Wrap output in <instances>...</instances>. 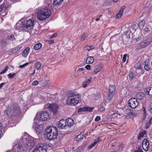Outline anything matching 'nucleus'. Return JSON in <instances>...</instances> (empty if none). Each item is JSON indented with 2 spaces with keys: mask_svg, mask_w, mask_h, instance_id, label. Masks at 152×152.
<instances>
[{
  "mask_svg": "<svg viewBox=\"0 0 152 152\" xmlns=\"http://www.w3.org/2000/svg\"><path fill=\"white\" fill-rule=\"evenodd\" d=\"M83 68H80L78 69V72H80L83 71Z\"/></svg>",
  "mask_w": 152,
  "mask_h": 152,
  "instance_id": "obj_58",
  "label": "nucleus"
},
{
  "mask_svg": "<svg viewBox=\"0 0 152 152\" xmlns=\"http://www.w3.org/2000/svg\"><path fill=\"white\" fill-rule=\"evenodd\" d=\"M99 138V137H97L96 139L95 140L94 142L97 143L100 141Z\"/></svg>",
  "mask_w": 152,
  "mask_h": 152,
  "instance_id": "obj_54",
  "label": "nucleus"
},
{
  "mask_svg": "<svg viewBox=\"0 0 152 152\" xmlns=\"http://www.w3.org/2000/svg\"><path fill=\"white\" fill-rule=\"evenodd\" d=\"M35 70H34V72L32 73V75H34L35 73Z\"/></svg>",
  "mask_w": 152,
  "mask_h": 152,
  "instance_id": "obj_61",
  "label": "nucleus"
},
{
  "mask_svg": "<svg viewBox=\"0 0 152 152\" xmlns=\"http://www.w3.org/2000/svg\"><path fill=\"white\" fill-rule=\"evenodd\" d=\"M28 63L27 62V63H26L24 64H23L22 65H20L19 66V67L20 68H23L24 67L28 65Z\"/></svg>",
  "mask_w": 152,
  "mask_h": 152,
  "instance_id": "obj_51",
  "label": "nucleus"
},
{
  "mask_svg": "<svg viewBox=\"0 0 152 152\" xmlns=\"http://www.w3.org/2000/svg\"><path fill=\"white\" fill-rule=\"evenodd\" d=\"M5 83H2L0 84V89L2 88L3 86L5 84Z\"/></svg>",
  "mask_w": 152,
  "mask_h": 152,
  "instance_id": "obj_55",
  "label": "nucleus"
},
{
  "mask_svg": "<svg viewBox=\"0 0 152 152\" xmlns=\"http://www.w3.org/2000/svg\"><path fill=\"white\" fill-rule=\"evenodd\" d=\"M20 113V108L17 105H13L4 112V113L6 114L9 117L18 115Z\"/></svg>",
  "mask_w": 152,
  "mask_h": 152,
  "instance_id": "obj_5",
  "label": "nucleus"
},
{
  "mask_svg": "<svg viewBox=\"0 0 152 152\" xmlns=\"http://www.w3.org/2000/svg\"><path fill=\"white\" fill-rule=\"evenodd\" d=\"M34 22L33 19H30L28 20L23 22L19 21L16 24V27L21 30H27V29L33 28Z\"/></svg>",
  "mask_w": 152,
  "mask_h": 152,
  "instance_id": "obj_1",
  "label": "nucleus"
},
{
  "mask_svg": "<svg viewBox=\"0 0 152 152\" xmlns=\"http://www.w3.org/2000/svg\"><path fill=\"white\" fill-rule=\"evenodd\" d=\"M80 96L79 94L75 93L69 94L66 100V103L68 105L75 106L80 101Z\"/></svg>",
  "mask_w": 152,
  "mask_h": 152,
  "instance_id": "obj_2",
  "label": "nucleus"
},
{
  "mask_svg": "<svg viewBox=\"0 0 152 152\" xmlns=\"http://www.w3.org/2000/svg\"><path fill=\"white\" fill-rule=\"evenodd\" d=\"M86 37V34H83L81 37V41H84Z\"/></svg>",
  "mask_w": 152,
  "mask_h": 152,
  "instance_id": "obj_45",
  "label": "nucleus"
},
{
  "mask_svg": "<svg viewBox=\"0 0 152 152\" xmlns=\"http://www.w3.org/2000/svg\"><path fill=\"white\" fill-rule=\"evenodd\" d=\"M115 87L114 85L110 86L109 88V92L112 94H115Z\"/></svg>",
  "mask_w": 152,
  "mask_h": 152,
  "instance_id": "obj_24",
  "label": "nucleus"
},
{
  "mask_svg": "<svg viewBox=\"0 0 152 152\" xmlns=\"http://www.w3.org/2000/svg\"><path fill=\"white\" fill-rule=\"evenodd\" d=\"M96 143L94 141L93 143H92L91 145L88 147V148L89 149H91L94 147Z\"/></svg>",
  "mask_w": 152,
  "mask_h": 152,
  "instance_id": "obj_41",
  "label": "nucleus"
},
{
  "mask_svg": "<svg viewBox=\"0 0 152 152\" xmlns=\"http://www.w3.org/2000/svg\"><path fill=\"white\" fill-rule=\"evenodd\" d=\"M99 20V18H97L96 20V21H98V20Z\"/></svg>",
  "mask_w": 152,
  "mask_h": 152,
  "instance_id": "obj_63",
  "label": "nucleus"
},
{
  "mask_svg": "<svg viewBox=\"0 0 152 152\" xmlns=\"http://www.w3.org/2000/svg\"><path fill=\"white\" fill-rule=\"evenodd\" d=\"M145 94L142 92H139L136 94V97L138 100L142 99L145 97Z\"/></svg>",
  "mask_w": 152,
  "mask_h": 152,
  "instance_id": "obj_17",
  "label": "nucleus"
},
{
  "mask_svg": "<svg viewBox=\"0 0 152 152\" xmlns=\"http://www.w3.org/2000/svg\"><path fill=\"white\" fill-rule=\"evenodd\" d=\"M134 152H143V151L141 149V147H139L137 150L134 151Z\"/></svg>",
  "mask_w": 152,
  "mask_h": 152,
  "instance_id": "obj_43",
  "label": "nucleus"
},
{
  "mask_svg": "<svg viewBox=\"0 0 152 152\" xmlns=\"http://www.w3.org/2000/svg\"><path fill=\"white\" fill-rule=\"evenodd\" d=\"M101 119V118L99 116H97L95 119L94 121H98Z\"/></svg>",
  "mask_w": 152,
  "mask_h": 152,
  "instance_id": "obj_49",
  "label": "nucleus"
},
{
  "mask_svg": "<svg viewBox=\"0 0 152 152\" xmlns=\"http://www.w3.org/2000/svg\"><path fill=\"white\" fill-rule=\"evenodd\" d=\"M94 108L93 107H84L80 108L78 110V112H85L88 111L91 112L92 111Z\"/></svg>",
  "mask_w": 152,
  "mask_h": 152,
  "instance_id": "obj_15",
  "label": "nucleus"
},
{
  "mask_svg": "<svg viewBox=\"0 0 152 152\" xmlns=\"http://www.w3.org/2000/svg\"><path fill=\"white\" fill-rule=\"evenodd\" d=\"M124 145L123 144H121L119 146L118 150L120 151H121L123 149V147Z\"/></svg>",
  "mask_w": 152,
  "mask_h": 152,
  "instance_id": "obj_42",
  "label": "nucleus"
},
{
  "mask_svg": "<svg viewBox=\"0 0 152 152\" xmlns=\"http://www.w3.org/2000/svg\"><path fill=\"white\" fill-rule=\"evenodd\" d=\"M20 50L19 48H16L13 49L12 50V53H15L17 52Z\"/></svg>",
  "mask_w": 152,
  "mask_h": 152,
  "instance_id": "obj_40",
  "label": "nucleus"
},
{
  "mask_svg": "<svg viewBox=\"0 0 152 152\" xmlns=\"http://www.w3.org/2000/svg\"><path fill=\"white\" fill-rule=\"evenodd\" d=\"M8 6V5L7 3V2L4 1L3 3L0 6V12L7 9Z\"/></svg>",
  "mask_w": 152,
  "mask_h": 152,
  "instance_id": "obj_20",
  "label": "nucleus"
},
{
  "mask_svg": "<svg viewBox=\"0 0 152 152\" xmlns=\"http://www.w3.org/2000/svg\"><path fill=\"white\" fill-rule=\"evenodd\" d=\"M150 41H146L145 42L142 43L140 45H137V47H138V48H137L139 49L140 48H144L150 45Z\"/></svg>",
  "mask_w": 152,
  "mask_h": 152,
  "instance_id": "obj_14",
  "label": "nucleus"
},
{
  "mask_svg": "<svg viewBox=\"0 0 152 152\" xmlns=\"http://www.w3.org/2000/svg\"><path fill=\"white\" fill-rule=\"evenodd\" d=\"M91 82V80L89 79H86L83 83V87L85 88Z\"/></svg>",
  "mask_w": 152,
  "mask_h": 152,
  "instance_id": "obj_23",
  "label": "nucleus"
},
{
  "mask_svg": "<svg viewBox=\"0 0 152 152\" xmlns=\"http://www.w3.org/2000/svg\"><path fill=\"white\" fill-rule=\"evenodd\" d=\"M94 59L92 56H89L88 57L86 60V63L88 64H92L94 61Z\"/></svg>",
  "mask_w": 152,
  "mask_h": 152,
  "instance_id": "obj_18",
  "label": "nucleus"
},
{
  "mask_svg": "<svg viewBox=\"0 0 152 152\" xmlns=\"http://www.w3.org/2000/svg\"><path fill=\"white\" fill-rule=\"evenodd\" d=\"M85 68L88 70H90L91 69V66L89 65H87L85 66Z\"/></svg>",
  "mask_w": 152,
  "mask_h": 152,
  "instance_id": "obj_46",
  "label": "nucleus"
},
{
  "mask_svg": "<svg viewBox=\"0 0 152 152\" xmlns=\"http://www.w3.org/2000/svg\"><path fill=\"white\" fill-rule=\"evenodd\" d=\"M101 70V68L100 66L98 65H97L95 66L94 69V72L96 74L98 72Z\"/></svg>",
  "mask_w": 152,
  "mask_h": 152,
  "instance_id": "obj_28",
  "label": "nucleus"
},
{
  "mask_svg": "<svg viewBox=\"0 0 152 152\" xmlns=\"http://www.w3.org/2000/svg\"><path fill=\"white\" fill-rule=\"evenodd\" d=\"M15 75V73H10L8 74L9 77L11 78H12Z\"/></svg>",
  "mask_w": 152,
  "mask_h": 152,
  "instance_id": "obj_44",
  "label": "nucleus"
},
{
  "mask_svg": "<svg viewBox=\"0 0 152 152\" xmlns=\"http://www.w3.org/2000/svg\"><path fill=\"white\" fill-rule=\"evenodd\" d=\"M83 138V135L81 134H80L77 135L76 140L77 141H80L82 140Z\"/></svg>",
  "mask_w": 152,
  "mask_h": 152,
  "instance_id": "obj_32",
  "label": "nucleus"
},
{
  "mask_svg": "<svg viewBox=\"0 0 152 152\" xmlns=\"http://www.w3.org/2000/svg\"><path fill=\"white\" fill-rule=\"evenodd\" d=\"M136 87L137 88H141L142 87V85L141 83H139L137 84Z\"/></svg>",
  "mask_w": 152,
  "mask_h": 152,
  "instance_id": "obj_50",
  "label": "nucleus"
},
{
  "mask_svg": "<svg viewBox=\"0 0 152 152\" xmlns=\"http://www.w3.org/2000/svg\"><path fill=\"white\" fill-rule=\"evenodd\" d=\"M66 121L62 119L59 121L57 124L58 127L60 129H61L66 126Z\"/></svg>",
  "mask_w": 152,
  "mask_h": 152,
  "instance_id": "obj_11",
  "label": "nucleus"
},
{
  "mask_svg": "<svg viewBox=\"0 0 152 152\" xmlns=\"http://www.w3.org/2000/svg\"><path fill=\"white\" fill-rule=\"evenodd\" d=\"M49 117V115L48 112L44 111H42L40 113H37L34 118V120L36 119L37 121H45L47 120Z\"/></svg>",
  "mask_w": 152,
  "mask_h": 152,
  "instance_id": "obj_6",
  "label": "nucleus"
},
{
  "mask_svg": "<svg viewBox=\"0 0 152 152\" xmlns=\"http://www.w3.org/2000/svg\"><path fill=\"white\" fill-rule=\"evenodd\" d=\"M144 91L146 94L150 96L152 98V87L146 88Z\"/></svg>",
  "mask_w": 152,
  "mask_h": 152,
  "instance_id": "obj_16",
  "label": "nucleus"
},
{
  "mask_svg": "<svg viewBox=\"0 0 152 152\" xmlns=\"http://www.w3.org/2000/svg\"><path fill=\"white\" fill-rule=\"evenodd\" d=\"M35 130L37 134H39L42 131V129L40 127H38L35 128Z\"/></svg>",
  "mask_w": 152,
  "mask_h": 152,
  "instance_id": "obj_33",
  "label": "nucleus"
},
{
  "mask_svg": "<svg viewBox=\"0 0 152 152\" xmlns=\"http://www.w3.org/2000/svg\"><path fill=\"white\" fill-rule=\"evenodd\" d=\"M44 134L47 139L51 140L56 138L58 136V130L55 127H49L45 129Z\"/></svg>",
  "mask_w": 152,
  "mask_h": 152,
  "instance_id": "obj_4",
  "label": "nucleus"
},
{
  "mask_svg": "<svg viewBox=\"0 0 152 152\" xmlns=\"http://www.w3.org/2000/svg\"><path fill=\"white\" fill-rule=\"evenodd\" d=\"M144 24L145 21L143 20L140 21L139 23L138 26L140 29H142L143 28Z\"/></svg>",
  "mask_w": 152,
  "mask_h": 152,
  "instance_id": "obj_27",
  "label": "nucleus"
},
{
  "mask_svg": "<svg viewBox=\"0 0 152 152\" xmlns=\"http://www.w3.org/2000/svg\"><path fill=\"white\" fill-rule=\"evenodd\" d=\"M129 79L131 80H132L135 78V73L131 72L129 75Z\"/></svg>",
  "mask_w": 152,
  "mask_h": 152,
  "instance_id": "obj_31",
  "label": "nucleus"
},
{
  "mask_svg": "<svg viewBox=\"0 0 152 152\" xmlns=\"http://www.w3.org/2000/svg\"><path fill=\"white\" fill-rule=\"evenodd\" d=\"M64 0H54L53 4L55 5H58L61 4Z\"/></svg>",
  "mask_w": 152,
  "mask_h": 152,
  "instance_id": "obj_29",
  "label": "nucleus"
},
{
  "mask_svg": "<svg viewBox=\"0 0 152 152\" xmlns=\"http://www.w3.org/2000/svg\"><path fill=\"white\" fill-rule=\"evenodd\" d=\"M94 46H87L84 47V49L85 50L89 51L94 49Z\"/></svg>",
  "mask_w": 152,
  "mask_h": 152,
  "instance_id": "obj_30",
  "label": "nucleus"
},
{
  "mask_svg": "<svg viewBox=\"0 0 152 152\" xmlns=\"http://www.w3.org/2000/svg\"><path fill=\"white\" fill-rule=\"evenodd\" d=\"M66 124V126H72L73 124V121L71 118H69L65 120Z\"/></svg>",
  "mask_w": 152,
  "mask_h": 152,
  "instance_id": "obj_21",
  "label": "nucleus"
},
{
  "mask_svg": "<svg viewBox=\"0 0 152 152\" xmlns=\"http://www.w3.org/2000/svg\"><path fill=\"white\" fill-rule=\"evenodd\" d=\"M115 145V144H113L112 145V147H114V146Z\"/></svg>",
  "mask_w": 152,
  "mask_h": 152,
  "instance_id": "obj_64",
  "label": "nucleus"
},
{
  "mask_svg": "<svg viewBox=\"0 0 152 152\" xmlns=\"http://www.w3.org/2000/svg\"><path fill=\"white\" fill-rule=\"evenodd\" d=\"M113 1L115 2H116L118 0H113Z\"/></svg>",
  "mask_w": 152,
  "mask_h": 152,
  "instance_id": "obj_62",
  "label": "nucleus"
},
{
  "mask_svg": "<svg viewBox=\"0 0 152 152\" xmlns=\"http://www.w3.org/2000/svg\"><path fill=\"white\" fill-rule=\"evenodd\" d=\"M140 39L139 38H138L136 40L137 41H138L139 40H140Z\"/></svg>",
  "mask_w": 152,
  "mask_h": 152,
  "instance_id": "obj_60",
  "label": "nucleus"
},
{
  "mask_svg": "<svg viewBox=\"0 0 152 152\" xmlns=\"http://www.w3.org/2000/svg\"><path fill=\"white\" fill-rule=\"evenodd\" d=\"M34 145V142L32 140H28L26 142V147L27 150L31 149Z\"/></svg>",
  "mask_w": 152,
  "mask_h": 152,
  "instance_id": "obj_10",
  "label": "nucleus"
},
{
  "mask_svg": "<svg viewBox=\"0 0 152 152\" xmlns=\"http://www.w3.org/2000/svg\"><path fill=\"white\" fill-rule=\"evenodd\" d=\"M29 48H26L23 52L22 55L24 57H26L29 53Z\"/></svg>",
  "mask_w": 152,
  "mask_h": 152,
  "instance_id": "obj_22",
  "label": "nucleus"
},
{
  "mask_svg": "<svg viewBox=\"0 0 152 152\" xmlns=\"http://www.w3.org/2000/svg\"><path fill=\"white\" fill-rule=\"evenodd\" d=\"M147 62L145 61L144 62V69L147 71H148L149 70L150 68L149 67L147 63Z\"/></svg>",
  "mask_w": 152,
  "mask_h": 152,
  "instance_id": "obj_35",
  "label": "nucleus"
},
{
  "mask_svg": "<svg viewBox=\"0 0 152 152\" xmlns=\"http://www.w3.org/2000/svg\"><path fill=\"white\" fill-rule=\"evenodd\" d=\"M39 83V82L38 81L35 80L33 81L32 83V85L34 86H36Z\"/></svg>",
  "mask_w": 152,
  "mask_h": 152,
  "instance_id": "obj_48",
  "label": "nucleus"
},
{
  "mask_svg": "<svg viewBox=\"0 0 152 152\" xmlns=\"http://www.w3.org/2000/svg\"><path fill=\"white\" fill-rule=\"evenodd\" d=\"M146 130H143L140 132L138 137V139L140 140L141 138L143 137L146 134Z\"/></svg>",
  "mask_w": 152,
  "mask_h": 152,
  "instance_id": "obj_25",
  "label": "nucleus"
},
{
  "mask_svg": "<svg viewBox=\"0 0 152 152\" xmlns=\"http://www.w3.org/2000/svg\"><path fill=\"white\" fill-rule=\"evenodd\" d=\"M48 43L51 44L54 42V41L53 40H49L48 41Z\"/></svg>",
  "mask_w": 152,
  "mask_h": 152,
  "instance_id": "obj_56",
  "label": "nucleus"
},
{
  "mask_svg": "<svg viewBox=\"0 0 152 152\" xmlns=\"http://www.w3.org/2000/svg\"><path fill=\"white\" fill-rule=\"evenodd\" d=\"M7 38L11 40L12 41H13L15 40V38L13 35H8L7 36Z\"/></svg>",
  "mask_w": 152,
  "mask_h": 152,
  "instance_id": "obj_37",
  "label": "nucleus"
},
{
  "mask_svg": "<svg viewBox=\"0 0 152 152\" xmlns=\"http://www.w3.org/2000/svg\"><path fill=\"white\" fill-rule=\"evenodd\" d=\"M42 47V44L39 43L35 45L34 46V49L36 50H37L40 49Z\"/></svg>",
  "mask_w": 152,
  "mask_h": 152,
  "instance_id": "obj_26",
  "label": "nucleus"
},
{
  "mask_svg": "<svg viewBox=\"0 0 152 152\" xmlns=\"http://www.w3.org/2000/svg\"><path fill=\"white\" fill-rule=\"evenodd\" d=\"M47 148L45 145L42 144L37 145L33 152H47Z\"/></svg>",
  "mask_w": 152,
  "mask_h": 152,
  "instance_id": "obj_8",
  "label": "nucleus"
},
{
  "mask_svg": "<svg viewBox=\"0 0 152 152\" xmlns=\"http://www.w3.org/2000/svg\"><path fill=\"white\" fill-rule=\"evenodd\" d=\"M142 145L143 149L145 151H147L148 148L149 142L147 139H144L142 142Z\"/></svg>",
  "mask_w": 152,
  "mask_h": 152,
  "instance_id": "obj_12",
  "label": "nucleus"
},
{
  "mask_svg": "<svg viewBox=\"0 0 152 152\" xmlns=\"http://www.w3.org/2000/svg\"><path fill=\"white\" fill-rule=\"evenodd\" d=\"M128 104L131 108L134 109L139 105V102L136 98H132L130 99L128 102Z\"/></svg>",
  "mask_w": 152,
  "mask_h": 152,
  "instance_id": "obj_9",
  "label": "nucleus"
},
{
  "mask_svg": "<svg viewBox=\"0 0 152 152\" xmlns=\"http://www.w3.org/2000/svg\"><path fill=\"white\" fill-rule=\"evenodd\" d=\"M114 94H112L111 93L109 92V93L107 96V99L109 100H110L111 99L113 98Z\"/></svg>",
  "mask_w": 152,
  "mask_h": 152,
  "instance_id": "obj_36",
  "label": "nucleus"
},
{
  "mask_svg": "<svg viewBox=\"0 0 152 152\" xmlns=\"http://www.w3.org/2000/svg\"><path fill=\"white\" fill-rule=\"evenodd\" d=\"M125 7V6H123L122 7L121 9L119 12L117 14L116 16V18H120L123 15V12L124 9Z\"/></svg>",
  "mask_w": 152,
  "mask_h": 152,
  "instance_id": "obj_19",
  "label": "nucleus"
},
{
  "mask_svg": "<svg viewBox=\"0 0 152 152\" xmlns=\"http://www.w3.org/2000/svg\"><path fill=\"white\" fill-rule=\"evenodd\" d=\"M2 12L1 13V15L2 16H5V15H6L7 14V13L5 12V13H3V11H2Z\"/></svg>",
  "mask_w": 152,
  "mask_h": 152,
  "instance_id": "obj_57",
  "label": "nucleus"
},
{
  "mask_svg": "<svg viewBox=\"0 0 152 152\" xmlns=\"http://www.w3.org/2000/svg\"><path fill=\"white\" fill-rule=\"evenodd\" d=\"M36 11L37 18L40 20L48 18L51 15L50 10L47 7L39 8Z\"/></svg>",
  "mask_w": 152,
  "mask_h": 152,
  "instance_id": "obj_3",
  "label": "nucleus"
},
{
  "mask_svg": "<svg viewBox=\"0 0 152 152\" xmlns=\"http://www.w3.org/2000/svg\"><path fill=\"white\" fill-rule=\"evenodd\" d=\"M27 150V148L26 147V145H18L17 147V151L18 152H22L26 151Z\"/></svg>",
  "mask_w": 152,
  "mask_h": 152,
  "instance_id": "obj_13",
  "label": "nucleus"
},
{
  "mask_svg": "<svg viewBox=\"0 0 152 152\" xmlns=\"http://www.w3.org/2000/svg\"><path fill=\"white\" fill-rule=\"evenodd\" d=\"M105 109V108L103 107H101L99 109V110L101 112H102L104 111Z\"/></svg>",
  "mask_w": 152,
  "mask_h": 152,
  "instance_id": "obj_53",
  "label": "nucleus"
},
{
  "mask_svg": "<svg viewBox=\"0 0 152 152\" xmlns=\"http://www.w3.org/2000/svg\"><path fill=\"white\" fill-rule=\"evenodd\" d=\"M8 68V66H6L5 67L4 69L0 72V74H2L5 73Z\"/></svg>",
  "mask_w": 152,
  "mask_h": 152,
  "instance_id": "obj_38",
  "label": "nucleus"
},
{
  "mask_svg": "<svg viewBox=\"0 0 152 152\" xmlns=\"http://www.w3.org/2000/svg\"><path fill=\"white\" fill-rule=\"evenodd\" d=\"M41 64L40 62H37L35 64L36 68L37 70H39L41 67Z\"/></svg>",
  "mask_w": 152,
  "mask_h": 152,
  "instance_id": "obj_34",
  "label": "nucleus"
},
{
  "mask_svg": "<svg viewBox=\"0 0 152 152\" xmlns=\"http://www.w3.org/2000/svg\"><path fill=\"white\" fill-rule=\"evenodd\" d=\"M17 145L15 144V145H14L13 147V148L14 150L15 149V147H16Z\"/></svg>",
  "mask_w": 152,
  "mask_h": 152,
  "instance_id": "obj_59",
  "label": "nucleus"
},
{
  "mask_svg": "<svg viewBox=\"0 0 152 152\" xmlns=\"http://www.w3.org/2000/svg\"><path fill=\"white\" fill-rule=\"evenodd\" d=\"M128 115L130 117V118H131L134 116H135V115L134 113L132 112H130L128 114Z\"/></svg>",
  "mask_w": 152,
  "mask_h": 152,
  "instance_id": "obj_39",
  "label": "nucleus"
},
{
  "mask_svg": "<svg viewBox=\"0 0 152 152\" xmlns=\"http://www.w3.org/2000/svg\"><path fill=\"white\" fill-rule=\"evenodd\" d=\"M46 107L48 108V110L52 112L53 114H56L58 112V107L57 104L55 103H48L46 105Z\"/></svg>",
  "mask_w": 152,
  "mask_h": 152,
  "instance_id": "obj_7",
  "label": "nucleus"
},
{
  "mask_svg": "<svg viewBox=\"0 0 152 152\" xmlns=\"http://www.w3.org/2000/svg\"><path fill=\"white\" fill-rule=\"evenodd\" d=\"M126 54H125L124 55L123 58V61L124 63L126 61Z\"/></svg>",
  "mask_w": 152,
  "mask_h": 152,
  "instance_id": "obj_47",
  "label": "nucleus"
},
{
  "mask_svg": "<svg viewBox=\"0 0 152 152\" xmlns=\"http://www.w3.org/2000/svg\"><path fill=\"white\" fill-rule=\"evenodd\" d=\"M57 35V34L56 33H54L52 35L50 36V39H52L53 38V37L56 36Z\"/></svg>",
  "mask_w": 152,
  "mask_h": 152,
  "instance_id": "obj_52",
  "label": "nucleus"
}]
</instances>
